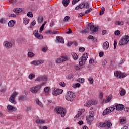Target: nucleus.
<instances>
[{
  "label": "nucleus",
  "mask_w": 129,
  "mask_h": 129,
  "mask_svg": "<svg viewBox=\"0 0 129 129\" xmlns=\"http://www.w3.org/2000/svg\"><path fill=\"white\" fill-rule=\"evenodd\" d=\"M62 92H63V90L59 89H55L54 91L52 93V94L53 95L57 96L61 94Z\"/></svg>",
  "instance_id": "nucleus-14"
},
{
  "label": "nucleus",
  "mask_w": 129,
  "mask_h": 129,
  "mask_svg": "<svg viewBox=\"0 0 129 129\" xmlns=\"http://www.w3.org/2000/svg\"><path fill=\"white\" fill-rule=\"evenodd\" d=\"M77 81H78L80 83H83V82H84V79L80 78L78 79Z\"/></svg>",
  "instance_id": "nucleus-48"
},
{
  "label": "nucleus",
  "mask_w": 129,
  "mask_h": 129,
  "mask_svg": "<svg viewBox=\"0 0 129 129\" xmlns=\"http://www.w3.org/2000/svg\"><path fill=\"white\" fill-rule=\"evenodd\" d=\"M112 98V96L110 95L108 97L106 98L105 100V102L106 103H107V102H109Z\"/></svg>",
  "instance_id": "nucleus-24"
},
{
  "label": "nucleus",
  "mask_w": 129,
  "mask_h": 129,
  "mask_svg": "<svg viewBox=\"0 0 129 129\" xmlns=\"http://www.w3.org/2000/svg\"><path fill=\"white\" fill-rule=\"evenodd\" d=\"M100 126H101L102 127H108L109 128H110V127H111L112 124H111V122H105L103 123H101L100 124Z\"/></svg>",
  "instance_id": "nucleus-12"
},
{
  "label": "nucleus",
  "mask_w": 129,
  "mask_h": 129,
  "mask_svg": "<svg viewBox=\"0 0 129 129\" xmlns=\"http://www.w3.org/2000/svg\"><path fill=\"white\" fill-rule=\"evenodd\" d=\"M114 34L116 36H119L120 35V31L116 30L115 31Z\"/></svg>",
  "instance_id": "nucleus-54"
},
{
  "label": "nucleus",
  "mask_w": 129,
  "mask_h": 129,
  "mask_svg": "<svg viewBox=\"0 0 129 129\" xmlns=\"http://www.w3.org/2000/svg\"><path fill=\"white\" fill-rule=\"evenodd\" d=\"M125 90L124 89H122L120 91V95H121V96H123L124 95H125Z\"/></svg>",
  "instance_id": "nucleus-28"
},
{
  "label": "nucleus",
  "mask_w": 129,
  "mask_h": 129,
  "mask_svg": "<svg viewBox=\"0 0 129 129\" xmlns=\"http://www.w3.org/2000/svg\"><path fill=\"white\" fill-rule=\"evenodd\" d=\"M56 40L58 41V43H61L62 44H64V39L61 36H57Z\"/></svg>",
  "instance_id": "nucleus-20"
},
{
  "label": "nucleus",
  "mask_w": 129,
  "mask_h": 129,
  "mask_svg": "<svg viewBox=\"0 0 129 129\" xmlns=\"http://www.w3.org/2000/svg\"><path fill=\"white\" fill-rule=\"evenodd\" d=\"M73 88H77V87H80V84L79 83L74 84L72 85Z\"/></svg>",
  "instance_id": "nucleus-27"
},
{
  "label": "nucleus",
  "mask_w": 129,
  "mask_h": 129,
  "mask_svg": "<svg viewBox=\"0 0 129 129\" xmlns=\"http://www.w3.org/2000/svg\"><path fill=\"white\" fill-rule=\"evenodd\" d=\"M62 4L64 7H67L69 5V0H63Z\"/></svg>",
  "instance_id": "nucleus-23"
},
{
  "label": "nucleus",
  "mask_w": 129,
  "mask_h": 129,
  "mask_svg": "<svg viewBox=\"0 0 129 129\" xmlns=\"http://www.w3.org/2000/svg\"><path fill=\"white\" fill-rule=\"evenodd\" d=\"M54 111L58 114L61 115V117H64L66 114V109L61 107H56L54 109Z\"/></svg>",
  "instance_id": "nucleus-3"
},
{
  "label": "nucleus",
  "mask_w": 129,
  "mask_h": 129,
  "mask_svg": "<svg viewBox=\"0 0 129 129\" xmlns=\"http://www.w3.org/2000/svg\"><path fill=\"white\" fill-rule=\"evenodd\" d=\"M47 83L46 82H42L41 84H40L39 85H37L35 87H33L30 89V91L32 92V93H38V91L42 88V87L43 86V85H45Z\"/></svg>",
  "instance_id": "nucleus-1"
},
{
  "label": "nucleus",
  "mask_w": 129,
  "mask_h": 129,
  "mask_svg": "<svg viewBox=\"0 0 129 129\" xmlns=\"http://www.w3.org/2000/svg\"><path fill=\"white\" fill-rule=\"evenodd\" d=\"M88 9L87 10H86L85 11V14H89L91 11H92V9L91 8H88Z\"/></svg>",
  "instance_id": "nucleus-51"
},
{
  "label": "nucleus",
  "mask_w": 129,
  "mask_h": 129,
  "mask_svg": "<svg viewBox=\"0 0 129 129\" xmlns=\"http://www.w3.org/2000/svg\"><path fill=\"white\" fill-rule=\"evenodd\" d=\"M114 75L117 78H123V77H125V74L121 73V72L116 71L114 73Z\"/></svg>",
  "instance_id": "nucleus-11"
},
{
  "label": "nucleus",
  "mask_w": 129,
  "mask_h": 129,
  "mask_svg": "<svg viewBox=\"0 0 129 129\" xmlns=\"http://www.w3.org/2000/svg\"><path fill=\"white\" fill-rule=\"evenodd\" d=\"M72 55L74 60H77V59H78V55H77V54L72 52Z\"/></svg>",
  "instance_id": "nucleus-22"
},
{
  "label": "nucleus",
  "mask_w": 129,
  "mask_h": 129,
  "mask_svg": "<svg viewBox=\"0 0 129 129\" xmlns=\"http://www.w3.org/2000/svg\"><path fill=\"white\" fill-rule=\"evenodd\" d=\"M115 109V107L111 106L106 108L103 112V115H107L108 113H110V112H112Z\"/></svg>",
  "instance_id": "nucleus-6"
},
{
  "label": "nucleus",
  "mask_w": 129,
  "mask_h": 129,
  "mask_svg": "<svg viewBox=\"0 0 129 129\" xmlns=\"http://www.w3.org/2000/svg\"><path fill=\"white\" fill-rule=\"evenodd\" d=\"M6 22L7 21H6V20L4 19H1V20H0V23H1L2 24H6Z\"/></svg>",
  "instance_id": "nucleus-61"
},
{
  "label": "nucleus",
  "mask_w": 129,
  "mask_h": 129,
  "mask_svg": "<svg viewBox=\"0 0 129 129\" xmlns=\"http://www.w3.org/2000/svg\"><path fill=\"white\" fill-rule=\"evenodd\" d=\"M79 6H80V9H83V8H84V3L80 4Z\"/></svg>",
  "instance_id": "nucleus-64"
},
{
  "label": "nucleus",
  "mask_w": 129,
  "mask_h": 129,
  "mask_svg": "<svg viewBox=\"0 0 129 129\" xmlns=\"http://www.w3.org/2000/svg\"><path fill=\"white\" fill-rule=\"evenodd\" d=\"M129 41V36H125L124 37L122 38L121 40L119 41V45L122 46L123 45H126Z\"/></svg>",
  "instance_id": "nucleus-5"
},
{
  "label": "nucleus",
  "mask_w": 129,
  "mask_h": 129,
  "mask_svg": "<svg viewBox=\"0 0 129 129\" xmlns=\"http://www.w3.org/2000/svg\"><path fill=\"white\" fill-rule=\"evenodd\" d=\"M35 25H36V21L33 20L30 24V29H33V28H34V26H35Z\"/></svg>",
  "instance_id": "nucleus-30"
},
{
  "label": "nucleus",
  "mask_w": 129,
  "mask_h": 129,
  "mask_svg": "<svg viewBox=\"0 0 129 129\" xmlns=\"http://www.w3.org/2000/svg\"><path fill=\"white\" fill-rule=\"evenodd\" d=\"M102 11L100 12V15H103L104 14V11H105V9L104 8H101Z\"/></svg>",
  "instance_id": "nucleus-57"
},
{
  "label": "nucleus",
  "mask_w": 129,
  "mask_h": 129,
  "mask_svg": "<svg viewBox=\"0 0 129 129\" xmlns=\"http://www.w3.org/2000/svg\"><path fill=\"white\" fill-rule=\"evenodd\" d=\"M47 81H48V77L46 76H39L35 80V81H38L39 82Z\"/></svg>",
  "instance_id": "nucleus-8"
},
{
  "label": "nucleus",
  "mask_w": 129,
  "mask_h": 129,
  "mask_svg": "<svg viewBox=\"0 0 129 129\" xmlns=\"http://www.w3.org/2000/svg\"><path fill=\"white\" fill-rule=\"evenodd\" d=\"M27 16H28L30 18H33V17H34V15H33V13L31 12L27 13Z\"/></svg>",
  "instance_id": "nucleus-45"
},
{
  "label": "nucleus",
  "mask_w": 129,
  "mask_h": 129,
  "mask_svg": "<svg viewBox=\"0 0 129 129\" xmlns=\"http://www.w3.org/2000/svg\"><path fill=\"white\" fill-rule=\"evenodd\" d=\"M38 40H42L44 37L42 35V34H38L37 36L36 37Z\"/></svg>",
  "instance_id": "nucleus-42"
},
{
  "label": "nucleus",
  "mask_w": 129,
  "mask_h": 129,
  "mask_svg": "<svg viewBox=\"0 0 129 129\" xmlns=\"http://www.w3.org/2000/svg\"><path fill=\"white\" fill-rule=\"evenodd\" d=\"M109 47V43L107 41L105 42L103 44V48L104 50H107Z\"/></svg>",
  "instance_id": "nucleus-19"
},
{
  "label": "nucleus",
  "mask_w": 129,
  "mask_h": 129,
  "mask_svg": "<svg viewBox=\"0 0 129 129\" xmlns=\"http://www.w3.org/2000/svg\"><path fill=\"white\" fill-rule=\"evenodd\" d=\"M46 25V22L42 24V25L40 28L39 33H42L43 31L44 30V27H45V25Z\"/></svg>",
  "instance_id": "nucleus-29"
},
{
  "label": "nucleus",
  "mask_w": 129,
  "mask_h": 129,
  "mask_svg": "<svg viewBox=\"0 0 129 129\" xmlns=\"http://www.w3.org/2000/svg\"><path fill=\"white\" fill-rule=\"evenodd\" d=\"M79 51L81 53H83V52H84L85 51V48H84V47H80L79 48Z\"/></svg>",
  "instance_id": "nucleus-53"
},
{
  "label": "nucleus",
  "mask_w": 129,
  "mask_h": 129,
  "mask_svg": "<svg viewBox=\"0 0 129 129\" xmlns=\"http://www.w3.org/2000/svg\"><path fill=\"white\" fill-rule=\"evenodd\" d=\"M59 85H60V86H62V87H65V83L64 82H60Z\"/></svg>",
  "instance_id": "nucleus-62"
},
{
  "label": "nucleus",
  "mask_w": 129,
  "mask_h": 129,
  "mask_svg": "<svg viewBox=\"0 0 129 129\" xmlns=\"http://www.w3.org/2000/svg\"><path fill=\"white\" fill-rule=\"evenodd\" d=\"M98 102L97 101H88L84 105V106H86V107H90L91 105H95Z\"/></svg>",
  "instance_id": "nucleus-9"
},
{
  "label": "nucleus",
  "mask_w": 129,
  "mask_h": 129,
  "mask_svg": "<svg viewBox=\"0 0 129 129\" xmlns=\"http://www.w3.org/2000/svg\"><path fill=\"white\" fill-rule=\"evenodd\" d=\"M123 108H124V105L120 104H116L115 105V109H116L117 111H121L123 110Z\"/></svg>",
  "instance_id": "nucleus-13"
},
{
  "label": "nucleus",
  "mask_w": 129,
  "mask_h": 129,
  "mask_svg": "<svg viewBox=\"0 0 129 129\" xmlns=\"http://www.w3.org/2000/svg\"><path fill=\"white\" fill-rule=\"evenodd\" d=\"M67 79H71V78H73V75L72 74H70L67 77Z\"/></svg>",
  "instance_id": "nucleus-56"
},
{
  "label": "nucleus",
  "mask_w": 129,
  "mask_h": 129,
  "mask_svg": "<svg viewBox=\"0 0 129 129\" xmlns=\"http://www.w3.org/2000/svg\"><path fill=\"white\" fill-rule=\"evenodd\" d=\"M94 119L93 117H91L90 116H86V120L89 124H91V122L93 121Z\"/></svg>",
  "instance_id": "nucleus-17"
},
{
  "label": "nucleus",
  "mask_w": 129,
  "mask_h": 129,
  "mask_svg": "<svg viewBox=\"0 0 129 129\" xmlns=\"http://www.w3.org/2000/svg\"><path fill=\"white\" fill-rule=\"evenodd\" d=\"M36 103L39 105V106H41V107H43V104H42V102H41V101H40L39 100H36Z\"/></svg>",
  "instance_id": "nucleus-44"
},
{
  "label": "nucleus",
  "mask_w": 129,
  "mask_h": 129,
  "mask_svg": "<svg viewBox=\"0 0 129 129\" xmlns=\"http://www.w3.org/2000/svg\"><path fill=\"white\" fill-rule=\"evenodd\" d=\"M120 122L121 124H124L126 123V121L125 118H124L123 119H120Z\"/></svg>",
  "instance_id": "nucleus-32"
},
{
  "label": "nucleus",
  "mask_w": 129,
  "mask_h": 129,
  "mask_svg": "<svg viewBox=\"0 0 129 129\" xmlns=\"http://www.w3.org/2000/svg\"><path fill=\"white\" fill-rule=\"evenodd\" d=\"M23 24H24V25H28L29 24V19L27 18H24Z\"/></svg>",
  "instance_id": "nucleus-34"
},
{
  "label": "nucleus",
  "mask_w": 129,
  "mask_h": 129,
  "mask_svg": "<svg viewBox=\"0 0 129 129\" xmlns=\"http://www.w3.org/2000/svg\"><path fill=\"white\" fill-rule=\"evenodd\" d=\"M88 116H91L92 117H94V112L93 111H90Z\"/></svg>",
  "instance_id": "nucleus-39"
},
{
  "label": "nucleus",
  "mask_w": 129,
  "mask_h": 129,
  "mask_svg": "<svg viewBox=\"0 0 129 129\" xmlns=\"http://www.w3.org/2000/svg\"><path fill=\"white\" fill-rule=\"evenodd\" d=\"M7 109L8 111H10L11 112H15L17 111V108L13 107L11 105H8L7 106Z\"/></svg>",
  "instance_id": "nucleus-15"
},
{
  "label": "nucleus",
  "mask_w": 129,
  "mask_h": 129,
  "mask_svg": "<svg viewBox=\"0 0 129 129\" xmlns=\"http://www.w3.org/2000/svg\"><path fill=\"white\" fill-rule=\"evenodd\" d=\"M88 39L93 40V41H96L97 39L96 38L93 37L92 35H89L88 36Z\"/></svg>",
  "instance_id": "nucleus-40"
},
{
  "label": "nucleus",
  "mask_w": 129,
  "mask_h": 129,
  "mask_svg": "<svg viewBox=\"0 0 129 129\" xmlns=\"http://www.w3.org/2000/svg\"><path fill=\"white\" fill-rule=\"evenodd\" d=\"M107 63V61L106 60V59H104L102 62V66H105Z\"/></svg>",
  "instance_id": "nucleus-60"
},
{
  "label": "nucleus",
  "mask_w": 129,
  "mask_h": 129,
  "mask_svg": "<svg viewBox=\"0 0 129 129\" xmlns=\"http://www.w3.org/2000/svg\"><path fill=\"white\" fill-rule=\"evenodd\" d=\"M70 20V17L69 16H66L63 19V22H67V21H69Z\"/></svg>",
  "instance_id": "nucleus-49"
},
{
  "label": "nucleus",
  "mask_w": 129,
  "mask_h": 129,
  "mask_svg": "<svg viewBox=\"0 0 129 129\" xmlns=\"http://www.w3.org/2000/svg\"><path fill=\"white\" fill-rule=\"evenodd\" d=\"M15 24H16V21L14 20H11L8 23V26L10 28H12L13 26H15Z\"/></svg>",
  "instance_id": "nucleus-21"
},
{
  "label": "nucleus",
  "mask_w": 129,
  "mask_h": 129,
  "mask_svg": "<svg viewBox=\"0 0 129 129\" xmlns=\"http://www.w3.org/2000/svg\"><path fill=\"white\" fill-rule=\"evenodd\" d=\"M35 75L34 74H31L29 75V79H33V78H35Z\"/></svg>",
  "instance_id": "nucleus-50"
},
{
  "label": "nucleus",
  "mask_w": 129,
  "mask_h": 129,
  "mask_svg": "<svg viewBox=\"0 0 129 129\" xmlns=\"http://www.w3.org/2000/svg\"><path fill=\"white\" fill-rule=\"evenodd\" d=\"M87 58H88V53H84L82 56V57L79 59V65L82 66V65L85 64L86 60H87Z\"/></svg>",
  "instance_id": "nucleus-4"
},
{
  "label": "nucleus",
  "mask_w": 129,
  "mask_h": 129,
  "mask_svg": "<svg viewBox=\"0 0 129 129\" xmlns=\"http://www.w3.org/2000/svg\"><path fill=\"white\" fill-rule=\"evenodd\" d=\"M56 63H60L63 62L62 61V58H61V57L57 58V59H56Z\"/></svg>",
  "instance_id": "nucleus-46"
},
{
  "label": "nucleus",
  "mask_w": 129,
  "mask_h": 129,
  "mask_svg": "<svg viewBox=\"0 0 129 129\" xmlns=\"http://www.w3.org/2000/svg\"><path fill=\"white\" fill-rule=\"evenodd\" d=\"M36 123H41V124H43L45 123V121L44 120L37 119L36 120Z\"/></svg>",
  "instance_id": "nucleus-33"
},
{
  "label": "nucleus",
  "mask_w": 129,
  "mask_h": 129,
  "mask_svg": "<svg viewBox=\"0 0 129 129\" xmlns=\"http://www.w3.org/2000/svg\"><path fill=\"white\" fill-rule=\"evenodd\" d=\"M17 1L18 0H9V3H10V4H12L13 5H14V4H16Z\"/></svg>",
  "instance_id": "nucleus-58"
},
{
  "label": "nucleus",
  "mask_w": 129,
  "mask_h": 129,
  "mask_svg": "<svg viewBox=\"0 0 129 129\" xmlns=\"http://www.w3.org/2000/svg\"><path fill=\"white\" fill-rule=\"evenodd\" d=\"M17 95H18V93H17V92H13L9 98V101L11 102V103H13L14 104H16V103H17L16 100H15V98Z\"/></svg>",
  "instance_id": "nucleus-7"
},
{
  "label": "nucleus",
  "mask_w": 129,
  "mask_h": 129,
  "mask_svg": "<svg viewBox=\"0 0 129 129\" xmlns=\"http://www.w3.org/2000/svg\"><path fill=\"white\" fill-rule=\"evenodd\" d=\"M89 31V28H87L86 29H84L82 30H81V33H83L84 34H86V33H88V32Z\"/></svg>",
  "instance_id": "nucleus-37"
},
{
  "label": "nucleus",
  "mask_w": 129,
  "mask_h": 129,
  "mask_svg": "<svg viewBox=\"0 0 129 129\" xmlns=\"http://www.w3.org/2000/svg\"><path fill=\"white\" fill-rule=\"evenodd\" d=\"M44 92L45 93H49V92H50V87H46L44 88Z\"/></svg>",
  "instance_id": "nucleus-35"
},
{
  "label": "nucleus",
  "mask_w": 129,
  "mask_h": 129,
  "mask_svg": "<svg viewBox=\"0 0 129 129\" xmlns=\"http://www.w3.org/2000/svg\"><path fill=\"white\" fill-rule=\"evenodd\" d=\"M43 21H44V17H39L38 18V23H43Z\"/></svg>",
  "instance_id": "nucleus-36"
},
{
  "label": "nucleus",
  "mask_w": 129,
  "mask_h": 129,
  "mask_svg": "<svg viewBox=\"0 0 129 129\" xmlns=\"http://www.w3.org/2000/svg\"><path fill=\"white\" fill-rule=\"evenodd\" d=\"M88 80H89V83L90 84H93V78H89Z\"/></svg>",
  "instance_id": "nucleus-52"
},
{
  "label": "nucleus",
  "mask_w": 129,
  "mask_h": 129,
  "mask_svg": "<svg viewBox=\"0 0 129 129\" xmlns=\"http://www.w3.org/2000/svg\"><path fill=\"white\" fill-rule=\"evenodd\" d=\"M58 33H59V32L56 31V30H46V31H45L44 34H52V35H55L56 34H58Z\"/></svg>",
  "instance_id": "nucleus-16"
},
{
  "label": "nucleus",
  "mask_w": 129,
  "mask_h": 129,
  "mask_svg": "<svg viewBox=\"0 0 129 129\" xmlns=\"http://www.w3.org/2000/svg\"><path fill=\"white\" fill-rule=\"evenodd\" d=\"M22 11V10L21 8H15L13 10L14 13H21Z\"/></svg>",
  "instance_id": "nucleus-25"
},
{
  "label": "nucleus",
  "mask_w": 129,
  "mask_h": 129,
  "mask_svg": "<svg viewBox=\"0 0 129 129\" xmlns=\"http://www.w3.org/2000/svg\"><path fill=\"white\" fill-rule=\"evenodd\" d=\"M89 64H93V63H95L94 59H90L89 61Z\"/></svg>",
  "instance_id": "nucleus-59"
},
{
  "label": "nucleus",
  "mask_w": 129,
  "mask_h": 129,
  "mask_svg": "<svg viewBox=\"0 0 129 129\" xmlns=\"http://www.w3.org/2000/svg\"><path fill=\"white\" fill-rule=\"evenodd\" d=\"M124 24V22L123 21H117L116 22V25H120V26H122Z\"/></svg>",
  "instance_id": "nucleus-43"
},
{
  "label": "nucleus",
  "mask_w": 129,
  "mask_h": 129,
  "mask_svg": "<svg viewBox=\"0 0 129 129\" xmlns=\"http://www.w3.org/2000/svg\"><path fill=\"white\" fill-rule=\"evenodd\" d=\"M33 35L35 37H38V35H39V31L38 30H35L33 32Z\"/></svg>",
  "instance_id": "nucleus-47"
},
{
  "label": "nucleus",
  "mask_w": 129,
  "mask_h": 129,
  "mask_svg": "<svg viewBox=\"0 0 129 129\" xmlns=\"http://www.w3.org/2000/svg\"><path fill=\"white\" fill-rule=\"evenodd\" d=\"M25 99V97L24 96H20L19 98V100L20 101H23Z\"/></svg>",
  "instance_id": "nucleus-55"
},
{
  "label": "nucleus",
  "mask_w": 129,
  "mask_h": 129,
  "mask_svg": "<svg viewBox=\"0 0 129 129\" xmlns=\"http://www.w3.org/2000/svg\"><path fill=\"white\" fill-rule=\"evenodd\" d=\"M31 65L37 66V65H39V60H34L31 62Z\"/></svg>",
  "instance_id": "nucleus-26"
},
{
  "label": "nucleus",
  "mask_w": 129,
  "mask_h": 129,
  "mask_svg": "<svg viewBox=\"0 0 129 129\" xmlns=\"http://www.w3.org/2000/svg\"><path fill=\"white\" fill-rule=\"evenodd\" d=\"M76 95L74 92L72 91H69L66 95V99L68 100V101H74L75 100V97Z\"/></svg>",
  "instance_id": "nucleus-2"
},
{
  "label": "nucleus",
  "mask_w": 129,
  "mask_h": 129,
  "mask_svg": "<svg viewBox=\"0 0 129 129\" xmlns=\"http://www.w3.org/2000/svg\"><path fill=\"white\" fill-rule=\"evenodd\" d=\"M61 61L62 62H65L66 61H68V57H66V56H62L61 57Z\"/></svg>",
  "instance_id": "nucleus-38"
},
{
  "label": "nucleus",
  "mask_w": 129,
  "mask_h": 129,
  "mask_svg": "<svg viewBox=\"0 0 129 129\" xmlns=\"http://www.w3.org/2000/svg\"><path fill=\"white\" fill-rule=\"evenodd\" d=\"M84 8H85V9H89L90 7L89 6V4H88V3L87 2L84 3Z\"/></svg>",
  "instance_id": "nucleus-41"
},
{
  "label": "nucleus",
  "mask_w": 129,
  "mask_h": 129,
  "mask_svg": "<svg viewBox=\"0 0 129 129\" xmlns=\"http://www.w3.org/2000/svg\"><path fill=\"white\" fill-rule=\"evenodd\" d=\"M80 0H73L72 1V5H75L77 3H78Z\"/></svg>",
  "instance_id": "nucleus-63"
},
{
  "label": "nucleus",
  "mask_w": 129,
  "mask_h": 129,
  "mask_svg": "<svg viewBox=\"0 0 129 129\" xmlns=\"http://www.w3.org/2000/svg\"><path fill=\"white\" fill-rule=\"evenodd\" d=\"M4 46L6 47V49H10L12 48V43L8 41H5L4 43Z\"/></svg>",
  "instance_id": "nucleus-18"
},
{
  "label": "nucleus",
  "mask_w": 129,
  "mask_h": 129,
  "mask_svg": "<svg viewBox=\"0 0 129 129\" xmlns=\"http://www.w3.org/2000/svg\"><path fill=\"white\" fill-rule=\"evenodd\" d=\"M92 23H89L88 24V27L90 28V30L92 32H97L98 31V27H95L93 24L91 25Z\"/></svg>",
  "instance_id": "nucleus-10"
},
{
  "label": "nucleus",
  "mask_w": 129,
  "mask_h": 129,
  "mask_svg": "<svg viewBox=\"0 0 129 129\" xmlns=\"http://www.w3.org/2000/svg\"><path fill=\"white\" fill-rule=\"evenodd\" d=\"M34 56H35V54L32 52H29L28 53V57H29V58H32L33 57H34Z\"/></svg>",
  "instance_id": "nucleus-31"
}]
</instances>
